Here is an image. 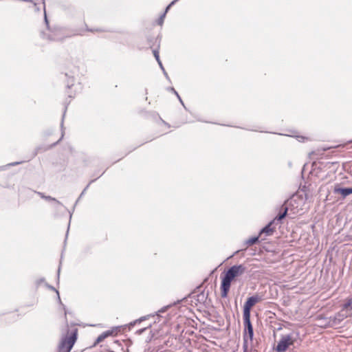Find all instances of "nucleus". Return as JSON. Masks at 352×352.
I'll use <instances>...</instances> for the list:
<instances>
[{
	"mask_svg": "<svg viewBox=\"0 0 352 352\" xmlns=\"http://www.w3.org/2000/svg\"><path fill=\"white\" fill-rule=\"evenodd\" d=\"M246 271L243 265H235L232 266L226 272L221 281V296L226 297L230 288L231 282L235 278L242 276Z\"/></svg>",
	"mask_w": 352,
	"mask_h": 352,
	"instance_id": "f257e3e1",
	"label": "nucleus"
},
{
	"mask_svg": "<svg viewBox=\"0 0 352 352\" xmlns=\"http://www.w3.org/2000/svg\"><path fill=\"white\" fill-rule=\"evenodd\" d=\"M243 320L245 326L247 329V333H245V335L244 336L243 348L244 352H246L248 350V339L252 341L254 333L253 328L250 322V316L243 315Z\"/></svg>",
	"mask_w": 352,
	"mask_h": 352,
	"instance_id": "f03ea898",
	"label": "nucleus"
},
{
	"mask_svg": "<svg viewBox=\"0 0 352 352\" xmlns=\"http://www.w3.org/2000/svg\"><path fill=\"white\" fill-rule=\"evenodd\" d=\"M76 340V333H73L69 337H66L62 340L59 345L60 352H69L72 349Z\"/></svg>",
	"mask_w": 352,
	"mask_h": 352,
	"instance_id": "7ed1b4c3",
	"label": "nucleus"
},
{
	"mask_svg": "<svg viewBox=\"0 0 352 352\" xmlns=\"http://www.w3.org/2000/svg\"><path fill=\"white\" fill-rule=\"evenodd\" d=\"M262 300L258 295H254L248 298L243 307V315L250 316L251 308L257 302Z\"/></svg>",
	"mask_w": 352,
	"mask_h": 352,
	"instance_id": "20e7f679",
	"label": "nucleus"
},
{
	"mask_svg": "<svg viewBox=\"0 0 352 352\" xmlns=\"http://www.w3.org/2000/svg\"><path fill=\"white\" fill-rule=\"evenodd\" d=\"M287 207H285L283 208V213L280 214L279 215H278L272 221H271L269 224H267L265 228H263L261 232H260V234H265L267 236H270V235H272V233L274 232V229L271 228L272 223L275 221H280L282 220L287 214Z\"/></svg>",
	"mask_w": 352,
	"mask_h": 352,
	"instance_id": "39448f33",
	"label": "nucleus"
},
{
	"mask_svg": "<svg viewBox=\"0 0 352 352\" xmlns=\"http://www.w3.org/2000/svg\"><path fill=\"white\" fill-rule=\"evenodd\" d=\"M292 344V340L289 336L283 337L276 346L278 352H284L289 345Z\"/></svg>",
	"mask_w": 352,
	"mask_h": 352,
	"instance_id": "423d86ee",
	"label": "nucleus"
},
{
	"mask_svg": "<svg viewBox=\"0 0 352 352\" xmlns=\"http://www.w3.org/2000/svg\"><path fill=\"white\" fill-rule=\"evenodd\" d=\"M117 334V328H113L111 330L106 331L101 333L96 339L95 345L102 342L105 338L111 336H115Z\"/></svg>",
	"mask_w": 352,
	"mask_h": 352,
	"instance_id": "0eeeda50",
	"label": "nucleus"
},
{
	"mask_svg": "<svg viewBox=\"0 0 352 352\" xmlns=\"http://www.w3.org/2000/svg\"><path fill=\"white\" fill-rule=\"evenodd\" d=\"M341 315L342 318H347L352 315V302L349 300L346 303L341 309Z\"/></svg>",
	"mask_w": 352,
	"mask_h": 352,
	"instance_id": "6e6552de",
	"label": "nucleus"
},
{
	"mask_svg": "<svg viewBox=\"0 0 352 352\" xmlns=\"http://www.w3.org/2000/svg\"><path fill=\"white\" fill-rule=\"evenodd\" d=\"M333 191L335 193L340 194L343 197H346V196L349 195L350 194H352L351 188H342L336 186L334 188Z\"/></svg>",
	"mask_w": 352,
	"mask_h": 352,
	"instance_id": "1a4fd4ad",
	"label": "nucleus"
},
{
	"mask_svg": "<svg viewBox=\"0 0 352 352\" xmlns=\"http://www.w3.org/2000/svg\"><path fill=\"white\" fill-rule=\"evenodd\" d=\"M345 318H342L341 315V311H340L338 314H337L333 321V325H337L341 321H342Z\"/></svg>",
	"mask_w": 352,
	"mask_h": 352,
	"instance_id": "9d476101",
	"label": "nucleus"
},
{
	"mask_svg": "<svg viewBox=\"0 0 352 352\" xmlns=\"http://www.w3.org/2000/svg\"><path fill=\"white\" fill-rule=\"evenodd\" d=\"M258 237H252L247 241V244L249 245H252L258 241Z\"/></svg>",
	"mask_w": 352,
	"mask_h": 352,
	"instance_id": "9b49d317",
	"label": "nucleus"
},
{
	"mask_svg": "<svg viewBox=\"0 0 352 352\" xmlns=\"http://www.w3.org/2000/svg\"><path fill=\"white\" fill-rule=\"evenodd\" d=\"M153 54H154V56H155L156 60L157 61L158 64L161 65V60L160 59V56H159V52L157 50H153Z\"/></svg>",
	"mask_w": 352,
	"mask_h": 352,
	"instance_id": "f8f14e48",
	"label": "nucleus"
},
{
	"mask_svg": "<svg viewBox=\"0 0 352 352\" xmlns=\"http://www.w3.org/2000/svg\"><path fill=\"white\" fill-rule=\"evenodd\" d=\"M42 1H43L42 4H43V10H44V15H45V22L47 23V16H46V12H45V0H42Z\"/></svg>",
	"mask_w": 352,
	"mask_h": 352,
	"instance_id": "ddd939ff",
	"label": "nucleus"
},
{
	"mask_svg": "<svg viewBox=\"0 0 352 352\" xmlns=\"http://www.w3.org/2000/svg\"><path fill=\"white\" fill-rule=\"evenodd\" d=\"M171 90H172V91H173L175 93V94L177 96V97L179 100L180 102L183 104V102H182L180 96H179L178 93L175 90L174 88H171Z\"/></svg>",
	"mask_w": 352,
	"mask_h": 352,
	"instance_id": "4468645a",
	"label": "nucleus"
},
{
	"mask_svg": "<svg viewBox=\"0 0 352 352\" xmlns=\"http://www.w3.org/2000/svg\"><path fill=\"white\" fill-rule=\"evenodd\" d=\"M160 65V67H161V69L164 71V74H166V72H165V71H164V67H163V65H162V63H161V65Z\"/></svg>",
	"mask_w": 352,
	"mask_h": 352,
	"instance_id": "2eb2a0df",
	"label": "nucleus"
},
{
	"mask_svg": "<svg viewBox=\"0 0 352 352\" xmlns=\"http://www.w3.org/2000/svg\"><path fill=\"white\" fill-rule=\"evenodd\" d=\"M293 201H295V199L294 197L290 199L289 204H291Z\"/></svg>",
	"mask_w": 352,
	"mask_h": 352,
	"instance_id": "dca6fc26",
	"label": "nucleus"
},
{
	"mask_svg": "<svg viewBox=\"0 0 352 352\" xmlns=\"http://www.w3.org/2000/svg\"><path fill=\"white\" fill-rule=\"evenodd\" d=\"M145 319H146V318H145V317H143V318H141L139 320V321L140 322V321L144 320H145Z\"/></svg>",
	"mask_w": 352,
	"mask_h": 352,
	"instance_id": "f3484780",
	"label": "nucleus"
},
{
	"mask_svg": "<svg viewBox=\"0 0 352 352\" xmlns=\"http://www.w3.org/2000/svg\"><path fill=\"white\" fill-rule=\"evenodd\" d=\"M19 162H15L14 164H12V165H16V164H19Z\"/></svg>",
	"mask_w": 352,
	"mask_h": 352,
	"instance_id": "a211bd4d",
	"label": "nucleus"
},
{
	"mask_svg": "<svg viewBox=\"0 0 352 352\" xmlns=\"http://www.w3.org/2000/svg\"><path fill=\"white\" fill-rule=\"evenodd\" d=\"M144 331V329L140 330V333H142Z\"/></svg>",
	"mask_w": 352,
	"mask_h": 352,
	"instance_id": "6ab92c4d",
	"label": "nucleus"
},
{
	"mask_svg": "<svg viewBox=\"0 0 352 352\" xmlns=\"http://www.w3.org/2000/svg\"><path fill=\"white\" fill-rule=\"evenodd\" d=\"M351 188V193H352V188Z\"/></svg>",
	"mask_w": 352,
	"mask_h": 352,
	"instance_id": "aec40b11",
	"label": "nucleus"
}]
</instances>
